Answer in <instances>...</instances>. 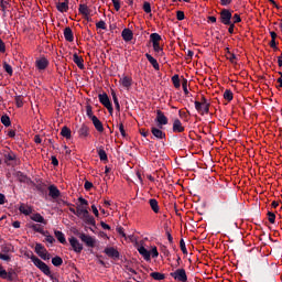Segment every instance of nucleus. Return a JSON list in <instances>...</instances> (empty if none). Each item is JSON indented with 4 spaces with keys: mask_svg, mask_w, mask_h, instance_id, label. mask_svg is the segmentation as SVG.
<instances>
[{
    "mask_svg": "<svg viewBox=\"0 0 282 282\" xmlns=\"http://www.w3.org/2000/svg\"><path fill=\"white\" fill-rule=\"evenodd\" d=\"M32 263L45 274V276H50L52 281H54V275H52V270H50V267L43 262L39 257L34 256V253H31L30 257Z\"/></svg>",
    "mask_w": 282,
    "mask_h": 282,
    "instance_id": "1",
    "label": "nucleus"
},
{
    "mask_svg": "<svg viewBox=\"0 0 282 282\" xmlns=\"http://www.w3.org/2000/svg\"><path fill=\"white\" fill-rule=\"evenodd\" d=\"M195 109L198 111V113H202V107H204L205 113H209L210 111V102H208V99L203 95L200 101H195Z\"/></svg>",
    "mask_w": 282,
    "mask_h": 282,
    "instance_id": "2",
    "label": "nucleus"
},
{
    "mask_svg": "<svg viewBox=\"0 0 282 282\" xmlns=\"http://www.w3.org/2000/svg\"><path fill=\"white\" fill-rule=\"evenodd\" d=\"M100 105H104L109 113H113V105L111 104V99H109V95L107 93L98 95Z\"/></svg>",
    "mask_w": 282,
    "mask_h": 282,
    "instance_id": "3",
    "label": "nucleus"
},
{
    "mask_svg": "<svg viewBox=\"0 0 282 282\" xmlns=\"http://www.w3.org/2000/svg\"><path fill=\"white\" fill-rule=\"evenodd\" d=\"M170 276H172V279H174L175 281H180V282L188 281V275H186L185 269H177L176 271L171 272Z\"/></svg>",
    "mask_w": 282,
    "mask_h": 282,
    "instance_id": "4",
    "label": "nucleus"
},
{
    "mask_svg": "<svg viewBox=\"0 0 282 282\" xmlns=\"http://www.w3.org/2000/svg\"><path fill=\"white\" fill-rule=\"evenodd\" d=\"M220 22L223 25H230L232 23V11L228 9H223L220 11Z\"/></svg>",
    "mask_w": 282,
    "mask_h": 282,
    "instance_id": "5",
    "label": "nucleus"
},
{
    "mask_svg": "<svg viewBox=\"0 0 282 282\" xmlns=\"http://www.w3.org/2000/svg\"><path fill=\"white\" fill-rule=\"evenodd\" d=\"M155 122L159 127V129H163L165 124H169V117L165 116L162 110H156V118Z\"/></svg>",
    "mask_w": 282,
    "mask_h": 282,
    "instance_id": "6",
    "label": "nucleus"
},
{
    "mask_svg": "<svg viewBox=\"0 0 282 282\" xmlns=\"http://www.w3.org/2000/svg\"><path fill=\"white\" fill-rule=\"evenodd\" d=\"M77 236L80 238V240L86 243L88 248H95L96 247V239H94L91 236L86 234H77Z\"/></svg>",
    "mask_w": 282,
    "mask_h": 282,
    "instance_id": "7",
    "label": "nucleus"
},
{
    "mask_svg": "<svg viewBox=\"0 0 282 282\" xmlns=\"http://www.w3.org/2000/svg\"><path fill=\"white\" fill-rule=\"evenodd\" d=\"M152 139L155 140H166V132L162 131L160 127H151Z\"/></svg>",
    "mask_w": 282,
    "mask_h": 282,
    "instance_id": "8",
    "label": "nucleus"
},
{
    "mask_svg": "<svg viewBox=\"0 0 282 282\" xmlns=\"http://www.w3.org/2000/svg\"><path fill=\"white\" fill-rule=\"evenodd\" d=\"M68 241H69L74 252H76L77 254H80L83 252V243H80V241H78L76 239V237L68 238Z\"/></svg>",
    "mask_w": 282,
    "mask_h": 282,
    "instance_id": "9",
    "label": "nucleus"
},
{
    "mask_svg": "<svg viewBox=\"0 0 282 282\" xmlns=\"http://www.w3.org/2000/svg\"><path fill=\"white\" fill-rule=\"evenodd\" d=\"M104 252L107 257H110V259H120V252L113 247L106 248Z\"/></svg>",
    "mask_w": 282,
    "mask_h": 282,
    "instance_id": "10",
    "label": "nucleus"
},
{
    "mask_svg": "<svg viewBox=\"0 0 282 282\" xmlns=\"http://www.w3.org/2000/svg\"><path fill=\"white\" fill-rule=\"evenodd\" d=\"M48 196L52 197V199H58L61 197V189H58L56 185H50Z\"/></svg>",
    "mask_w": 282,
    "mask_h": 282,
    "instance_id": "11",
    "label": "nucleus"
},
{
    "mask_svg": "<svg viewBox=\"0 0 282 282\" xmlns=\"http://www.w3.org/2000/svg\"><path fill=\"white\" fill-rule=\"evenodd\" d=\"M48 65L50 61H47L45 57H41L35 61V67H37L40 70L47 69Z\"/></svg>",
    "mask_w": 282,
    "mask_h": 282,
    "instance_id": "12",
    "label": "nucleus"
},
{
    "mask_svg": "<svg viewBox=\"0 0 282 282\" xmlns=\"http://www.w3.org/2000/svg\"><path fill=\"white\" fill-rule=\"evenodd\" d=\"M73 63H75L79 69H85V59H83L82 56H78V53H74Z\"/></svg>",
    "mask_w": 282,
    "mask_h": 282,
    "instance_id": "13",
    "label": "nucleus"
},
{
    "mask_svg": "<svg viewBox=\"0 0 282 282\" xmlns=\"http://www.w3.org/2000/svg\"><path fill=\"white\" fill-rule=\"evenodd\" d=\"M85 215L82 217L83 221H85L88 226H95L96 227V219L94 216L89 215V212H84Z\"/></svg>",
    "mask_w": 282,
    "mask_h": 282,
    "instance_id": "14",
    "label": "nucleus"
},
{
    "mask_svg": "<svg viewBox=\"0 0 282 282\" xmlns=\"http://www.w3.org/2000/svg\"><path fill=\"white\" fill-rule=\"evenodd\" d=\"M121 36L126 43H129V41H133V31L130 29H123L121 32Z\"/></svg>",
    "mask_w": 282,
    "mask_h": 282,
    "instance_id": "15",
    "label": "nucleus"
},
{
    "mask_svg": "<svg viewBox=\"0 0 282 282\" xmlns=\"http://www.w3.org/2000/svg\"><path fill=\"white\" fill-rule=\"evenodd\" d=\"M91 122H93L95 129L99 133H102V131H105V127L102 126V121L100 119H98V117H93Z\"/></svg>",
    "mask_w": 282,
    "mask_h": 282,
    "instance_id": "16",
    "label": "nucleus"
},
{
    "mask_svg": "<svg viewBox=\"0 0 282 282\" xmlns=\"http://www.w3.org/2000/svg\"><path fill=\"white\" fill-rule=\"evenodd\" d=\"M64 39L68 43H74V32L72 31V28L67 26L64 29Z\"/></svg>",
    "mask_w": 282,
    "mask_h": 282,
    "instance_id": "17",
    "label": "nucleus"
},
{
    "mask_svg": "<svg viewBox=\"0 0 282 282\" xmlns=\"http://www.w3.org/2000/svg\"><path fill=\"white\" fill-rule=\"evenodd\" d=\"M79 14H83L89 21V15L91 14V10H89V7L87 4H79Z\"/></svg>",
    "mask_w": 282,
    "mask_h": 282,
    "instance_id": "18",
    "label": "nucleus"
},
{
    "mask_svg": "<svg viewBox=\"0 0 282 282\" xmlns=\"http://www.w3.org/2000/svg\"><path fill=\"white\" fill-rule=\"evenodd\" d=\"M172 129L174 133H184V126H182V121H180V119L174 120Z\"/></svg>",
    "mask_w": 282,
    "mask_h": 282,
    "instance_id": "19",
    "label": "nucleus"
},
{
    "mask_svg": "<svg viewBox=\"0 0 282 282\" xmlns=\"http://www.w3.org/2000/svg\"><path fill=\"white\" fill-rule=\"evenodd\" d=\"M145 58L149 61V63L152 65V67L156 70L160 72V64L158 63V59L151 56V54L147 53Z\"/></svg>",
    "mask_w": 282,
    "mask_h": 282,
    "instance_id": "20",
    "label": "nucleus"
},
{
    "mask_svg": "<svg viewBox=\"0 0 282 282\" xmlns=\"http://www.w3.org/2000/svg\"><path fill=\"white\" fill-rule=\"evenodd\" d=\"M54 235H55L57 241H59V243H62L63 246H67V239L65 238V234H63V231L55 230Z\"/></svg>",
    "mask_w": 282,
    "mask_h": 282,
    "instance_id": "21",
    "label": "nucleus"
},
{
    "mask_svg": "<svg viewBox=\"0 0 282 282\" xmlns=\"http://www.w3.org/2000/svg\"><path fill=\"white\" fill-rule=\"evenodd\" d=\"M56 8L58 10V12H67L69 10V1L66 0L64 2H57L56 3Z\"/></svg>",
    "mask_w": 282,
    "mask_h": 282,
    "instance_id": "22",
    "label": "nucleus"
},
{
    "mask_svg": "<svg viewBox=\"0 0 282 282\" xmlns=\"http://www.w3.org/2000/svg\"><path fill=\"white\" fill-rule=\"evenodd\" d=\"M149 205H150V208L153 210V213H155V215H158V213H160V204L158 203V199L150 198Z\"/></svg>",
    "mask_w": 282,
    "mask_h": 282,
    "instance_id": "23",
    "label": "nucleus"
},
{
    "mask_svg": "<svg viewBox=\"0 0 282 282\" xmlns=\"http://www.w3.org/2000/svg\"><path fill=\"white\" fill-rule=\"evenodd\" d=\"M138 252L142 254L145 261H151V251H148L147 248L141 246L138 248Z\"/></svg>",
    "mask_w": 282,
    "mask_h": 282,
    "instance_id": "24",
    "label": "nucleus"
},
{
    "mask_svg": "<svg viewBox=\"0 0 282 282\" xmlns=\"http://www.w3.org/2000/svg\"><path fill=\"white\" fill-rule=\"evenodd\" d=\"M31 219L32 221H36L37 224H43L44 226H47V220H45V218L39 213L31 216Z\"/></svg>",
    "mask_w": 282,
    "mask_h": 282,
    "instance_id": "25",
    "label": "nucleus"
},
{
    "mask_svg": "<svg viewBox=\"0 0 282 282\" xmlns=\"http://www.w3.org/2000/svg\"><path fill=\"white\" fill-rule=\"evenodd\" d=\"M17 177L22 184H30V182H32L23 172H17Z\"/></svg>",
    "mask_w": 282,
    "mask_h": 282,
    "instance_id": "26",
    "label": "nucleus"
},
{
    "mask_svg": "<svg viewBox=\"0 0 282 282\" xmlns=\"http://www.w3.org/2000/svg\"><path fill=\"white\" fill-rule=\"evenodd\" d=\"M121 85L126 89H129V87L133 85V79L129 76H124L123 78H121Z\"/></svg>",
    "mask_w": 282,
    "mask_h": 282,
    "instance_id": "27",
    "label": "nucleus"
},
{
    "mask_svg": "<svg viewBox=\"0 0 282 282\" xmlns=\"http://www.w3.org/2000/svg\"><path fill=\"white\" fill-rule=\"evenodd\" d=\"M17 160V154L12 151L4 152V162H14Z\"/></svg>",
    "mask_w": 282,
    "mask_h": 282,
    "instance_id": "28",
    "label": "nucleus"
},
{
    "mask_svg": "<svg viewBox=\"0 0 282 282\" xmlns=\"http://www.w3.org/2000/svg\"><path fill=\"white\" fill-rule=\"evenodd\" d=\"M30 228H32L34 232H40V235H50V231H44L43 227H41L39 224H33L30 226Z\"/></svg>",
    "mask_w": 282,
    "mask_h": 282,
    "instance_id": "29",
    "label": "nucleus"
},
{
    "mask_svg": "<svg viewBox=\"0 0 282 282\" xmlns=\"http://www.w3.org/2000/svg\"><path fill=\"white\" fill-rule=\"evenodd\" d=\"M61 135L69 140L72 138V130L67 126H64L61 130Z\"/></svg>",
    "mask_w": 282,
    "mask_h": 282,
    "instance_id": "30",
    "label": "nucleus"
},
{
    "mask_svg": "<svg viewBox=\"0 0 282 282\" xmlns=\"http://www.w3.org/2000/svg\"><path fill=\"white\" fill-rule=\"evenodd\" d=\"M78 134L80 138H87V135H89V128L86 124H83L78 130Z\"/></svg>",
    "mask_w": 282,
    "mask_h": 282,
    "instance_id": "31",
    "label": "nucleus"
},
{
    "mask_svg": "<svg viewBox=\"0 0 282 282\" xmlns=\"http://www.w3.org/2000/svg\"><path fill=\"white\" fill-rule=\"evenodd\" d=\"M19 210L20 213H22V215H32V207L25 205V204H22L20 207H19Z\"/></svg>",
    "mask_w": 282,
    "mask_h": 282,
    "instance_id": "32",
    "label": "nucleus"
},
{
    "mask_svg": "<svg viewBox=\"0 0 282 282\" xmlns=\"http://www.w3.org/2000/svg\"><path fill=\"white\" fill-rule=\"evenodd\" d=\"M150 41H151L152 45H155L162 41V36L158 33H151Z\"/></svg>",
    "mask_w": 282,
    "mask_h": 282,
    "instance_id": "33",
    "label": "nucleus"
},
{
    "mask_svg": "<svg viewBox=\"0 0 282 282\" xmlns=\"http://www.w3.org/2000/svg\"><path fill=\"white\" fill-rule=\"evenodd\" d=\"M150 276L152 279H154V281H164V279H166V275H164V273H160V272H152V273H150Z\"/></svg>",
    "mask_w": 282,
    "mask_h": 282,
    "instance_id": "34",
    "label": "nucleus"
},
{
    "mask_svg": "<svg viewBox=\"0 0 282 282\" xmlns=\"http://www.w3.org/2000/svg\"><path fill=\"white\" fill-rule=\"evenodd\" d=\"M2 279H8V281H14L17 279V272L14 270L6 271V276H2Z\"/></svg>",
    "mask_w": 282,
    "mask_h": 282,
    "instance_id": "35",
    "label": "nucleus"
},
{
    "mask_svg": "<svg viewBox=\"0 0 282 282\" xmlns=\"http://www.w3.org/2000/svg\"><path fill=\"white\" fill-rule=\"evenodd\" d=\"M52 264L55 268H61V265H63V258H61L59 256L52 258Z\"/></svg>",
    "mask_w": 282,
    "mask_h": 282,
    "instance_id": "36",
    "label": "nucleus"
},
{
    "mask_svg": "<svg viewBox=\"0 0 282 282\" xmlns=\"http://www.w3.org/2000/svg\"><path fill=\"white\" fill-rule=\"evenodd\" d=\"M1 252H3V254H8L9 252H14V247H12V245H2Z\"/></svg>",
    "mask_w": 282,
    "mask_h": 282,
    "instance_id": "37",
    "label": "nucleus"
},
{
    "mask_svg": "<svg viewBox=\"0 0 282 282\" xmlns=\"http://www.w3.org/2000/svg\"><path fill=\"white\" fill-rule=\"evenodd\" d=\"M111 96L115 102L116 110L120 111V101H118V95H116V90H111Z\"/></svg>",
    "mask_w": 282,
    "mask_h": 282,
    "instance_id": "38",
    "label": "nucleus"
},
{
    "mask_svg": "<svg viewBox=\"0 0 282 282\" xmlns=\"http://www.w3.org/2000/svg\"><path fill=\"white\" fill-rule=\"evenodd\" d=\"M98 155H99V159L101 160V162H109V159L107 156V152L105 151V149H99Z\"/></svg>",
    "mask_w": 282,
    "mask_h": 282,
    "instance_id": "39",
    "label": "nucleus"
},
{
    "mask_svg": "<svg viewBox=\"0 0 282 282\" xmlns=\"http://www.w3.org/2000/svg\"><path fill=\"white\" fill-rule=\"evenodd\" d=\"M35 252H36V254H39V257H41V254L46 252V249L42 243H36L35 245Z\"/></svg>",
    "mask_w": 282,
    "mask_h": 282,
    "instance_id": "40",
    "label": "nucleus"
},
{
    "mask_svg": "<svg viewBox=\"0 0 282 282\" xmlns=\"http://www.w3.org/2000/svg\"><path fill=\"white\" fill-rule=\"evenodd\" d=\"M1 123L4 126V127H10L12 124V121L10 120V117L8 115H3L1 117Z\"/></svg>",
    "mask_w": 282,
    "mask_h": 282,
    "instance_id": "41",
    "label": "nucleus"
},
{
    "mask_svg": "<svg viewBox=\"0 0 282 282\" xmlns=\"http://www.w3.org/2000/svg\"><path fill=\"white\" fill-rule=\"evenodd\" d=\"M3 69L9 74V76H12L14 74V70L12 69V66L8 64L7 62H3Z\"/></svg>",
    "mask_w": 282,
    "mask_h": 282,
    "instance_id": "42",
    "label": "nucleus"
},
{
    "mask_svg": "<svg viewBox=\"0 0 282 282\" xmlns=\"http://www.w3.org/2000/svg\"><path fill=\"white\" fill-rule=\"evenodd\" d=\"M224 98L225 100H228V102H230L234 98L232 90L226 89L224 93Z\"/></svg>",
    "mask_w": 282,
    "mask_h": 282,
    "instance_id": "43",
    "label": "nucleus"
},
{
    "mask_svg": "<svg viewBox=\"0 0 282 282\" xmlns=\"http://www.w3.org/2000/svg\"><path fill=\"white\" fill-rule=\"evenodd\" d=\"M172 83H173L175 89H180V87L182 86V85L180 84V75H174V76L172 77Z\"/></svg>",
    "mask_w": 282,
    "mask_h": 282,
    "instance_id": "44",
    "label": "nucleus"
},
{
    "mask_svg": "<svg viewBox=\"0 0 282 282\" xmlns=\"http://www.w3.org/2000/svg\"><path fill=\"white\" fill-rule=\"evenodd\" d=\"M86 116L90 119L94 120V118H96V116H94V110H91V106H86Z\"/></svg>",
    "mask_w": 282,
    "mask_h": 282,
    "instance_id": "45",
    "label": "nucleus"
},
{
    "mask_svg": "<svg viewBox=\"0 0 282 282\" xmlns=\"http://www.w3.org/2000/svg\"><path fill=\"white\" fill-rule=\"evenodd\" d=\"M85 212H89L87 208H80V207H77V209L75 210V215L76 217H82L85 215Z\"/></svg>",
    "mask_w": 282,
    "mask_h": 282,
    "instance_id": "46",
    "label": "nucleus"
},
{
    "mask_svg": "<svg viewBox=\"0 0 282 282\" xmlns=\"http://www.w3.org/2000/svg\"><path fill=\"white\" fill-rule=\"evenodd\" d=\"M268 220L270 224H274L276 221V215L272 212H268Z\"/></svg>",
    "mask_w": 282,
    "mask_h": 282,
    "instance_id": "47",
    "label": "nucleus"
},
{
    "mask_svg": "<svg viewBox=\"0 0 282 282\" xmlns=\"http://www.w3.org/2000/svg\"><path fill=\"white\" fill-rule=\"evenodd\" d=\"M10 0H0V7L2 9V12H6V9L9 8Z\"/></svg>",
    "mask_w": 282,
    "mask_h": 282,
    "instance_id": "48",
    "label": "nucleus"
},
{
    "mask_svg": "<svg viewBox=\"0 0 282 282\" xmlns=\"http://www.w3.org/2000/svg\"><path fill=\"white\" fill-rule=\"evenodd\" d=\"M180 248H181L183 254H188V250L186 249V242L184 241V239H181Z\"/></svg>",
    "mask_w": 282,
    "mask_h": 282,
    "instance_id": "49",
    "label": "nucleus"
},
{
    "mask_svg": "<svg viewBox=\"0 0 282 282\" xmlns=\"http://www.w3.org/2000/svg\"><path fill=\"white\" fill-rule=\"evenodd\" d=\"M182 87L185 96H188V79H183Z\"/></svg>",
    "mask_w": 282,
    "mask_h": 282,
    "instance_id": "50",
    "label": "nucleus"
},
{
    "mask_svg": "<svg viewBox=\"0 0 282 282\" xmlns=\"http://www.w3.org/2000/svg\"><path fill=\"white\" fill-rule=\"evenodd\" d=\"M17 107L21 108L23 107V97L21 95L15 96L14 98Z\"/></svg>",
    "mask_w": 282,
    "mask_h": 282,
    "instance_id": "51",
    "label": "nucleus"
},
{
    "mask_svg": "<svg viewBox=\"0 0 282 282\" xmlns=\"http://www.w3.org/2000/svg\"><path fill=\"white\" fill-rule=\"evenodd\" d=\"M143 11L145 12V14H151V3L150 2H144L143 3Z\"/></svg>",
    "mask_w": 282,
    "mask_h": 282,
    "instance_id": "52",
    "label": "nucleus"
},
{
    "mask_svg": "<svg viewBox=\"0 0 282 282\" xmlns=\"http://www.w3.org/2000/svg\"><path fill=\"white\" fill-rule=\"evenodd\" d=\"M43 237H46L45 241H47V243H54L56 241V239H54V236L50 234L43 235Z\"/></svg>",
    "mask_w": 282,
    "mask_h": 282,
    "instance_id": "53",
    "label": "nucleus"
},
{
    "mask_svg": "<svg viewBox=\"0 0 282 282\" xmlns=\"http://www.w3.org/2000/svg\"><path fill=\"white\" fill-rule=\"evenodd\" d=\"M96 28H98L99 30H107V23L100 20L99 22L96 23Z\"/></svg>",
    "mask_w": 282,
    "mask_h": 282,
    "instance_id": "54",
    "label": "nucleus"
},
{
    "mask_svg": "<svg viewBox=\"0 0 282 282\" xmlns=\"http://www.w3.org/2000/svg\"><path fill=\"white\" fill-rule=\"evenodd\" d=\"M176 19H177V21H184V19H186V15L184 14V11H177L176 12Z\"/></svg>",
    "mask_w": 282,
    "mask_h": 282,
    "instance_id": "55",
    "label": "nucleus"
},
{
    "mask_svg": "<svg viewBox=\"0 0 282 282\" xmlns=\"http://www.w3.org/2000/svg\"><path fill=\"white\" fill-rule=\"evenodd\" d=\"M231 19H234V25L235 23H241V15H239V13H235L234 17L231 15Z\"/></svg>",
    "mask_w": 282,
    "mask_h": 282,
    "instance_id": "56",
    "label": "nucleus"
},
{
    "mask_svg": "<svg viewBox=\"0 0 282 282\" xmlns=\"http://www.w3.org/2000/svg\"><path fill=\"white\" fill-rule=\"evenodd\" d=\"M150 254H152V259H158L160 257V252H158V247H154L151 251Z\"/></svg>",
    "mask_w": 282,
    "mask_h": 282,
    "instance_id": "57",
    "label": "nucleus"
},
{
    "mask_svg": "<svg viewBox=\"0 0 282 282\" xmlns=\"http://www.w3.org/2000/svg\"><path fill=\"white\" fill-rule=\"evenodd\" d=\"M0 259H1V261H7V262L12 261V258L6 253H0Z\"/></svg>",
    "mask_w": 282,
    "mask_h": 282,
    "instance_id": "58",
    "label": "nucleus"
},
{
    "mask_svg": "<svg viewBox=\"0 0 282 282\" xmlns=\"http://www.w3.org/2000/svg\"><path fill=\"white\" fill-rule=\"evenodd\" d=\"M84 188L85 191H91V188H94V183L86 181L84 184Z\"/></svg>",
    "mask_w": 282,
    "mask_h": 282,
    "instance_id": "59",
    "label": "nucleus"
},
{
    "mask_svg": "<svg viewBox=\"0 0 282 282\" xmlns=\"http://www.w3.org/2000/svg\"><path fill=\"white\" fill-rule=\"evenodd\" d=\"M0 53L6 54V42L0 37Z\"/></svg>",
    "mask_w": 282,
    "mask_h": 282,
    "instance_id": "60",
    "label": "nucleus"
},
{
    "mask_svg": "<svg viewBox=\"0 0 282 282\" xmlns=\"http://www.w3.org/2000/svg\"><path fill=\"white\" fill-rule=\"evenodd\" d=\"M112 3H113V8H115L116 12H120V1L112 0Z\"/></svg>",
    "mask_w": 282,
    "mask_h": 282,
    "instance_id": "61",
    "label": "nucleus"
},
{
    "mask_svg": "<svg viewBox=\"0 0 282 282\" xmlns=\"http://www.w3.org/2000/svg\"><path fill=\"white\" fill-rule=\"evenodd\" d=\"M40 257L43 259V261H50V259H51V256L47 252V250L43 254L40 253Z\"/></svg>",
    "mask_w": 282,
    "mask_h": 282,
    "instance_id": "62",
    "label": "nucleus"
},
{
    "mask_svg": "<svg viewBox=\"0 0 282 282\" xmlns=\"http://www.w3.org/2000/svg\"><path fill=\"white\" fill-rule=\"evenodd\" d=\"M119 131H120L122 138H127V132L124 131V124H122V123L119 124Z\"/></svg>",
    "mask_w": 282,
    "mask_h": 282,
    "instance_id": "63",
    "label": "nucleus"
},
{
    "mask_svg": "<svg viewBox=\"0 0 282 282\" xmlns=\"http://www.w3.org/2000/svg\"><path fill=\"white\" fill-rule=\"evenodd\" d=\"M153 45V50H154V52H156V53H160V52H162V47L160 46V43H156V44H152Z\"/></svg>",
    "mask_w": 282,
    "mask_h": 282,
    "instance_id": "64",
    "label": "nucleus"
}]
</instances>
